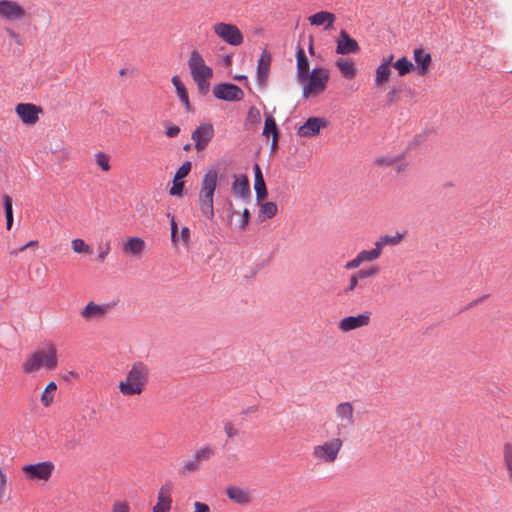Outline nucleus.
Instances as JSON below:
<instances>
[{"label":"nucleus","instance_id":"obj_30","mask_svg":"<svg viewBox=\"0 0 512 512\" xmlns=\"http://www.w3.org/2000/svg\"><path fill=\"white\" fill-rule=\"evenodd\" d=\"M232 190L236 196L246 198L250 194V186L249 181L246 176H243L242 178H236Z\"/></svg>","mask_w":512,"mask_h":512},{"label":"nucleus","instance_id":"obj_8","mask_svg":"<svg viewBox=\"0 0 512 512\" xmlns=\"http://www.w3.org/2000/svg\"><path fill=\"white\" fill-rule=\"evenodd\" d=\"M29 18L27 9L15 0H0V19L5 22H23Z\"/></svg>","mask_w":512,"mask_h":512},{"label":"nucleus","instance_id":"obj_51","mask_svg":"<svg viewBox=\"0 0 512 512\" xmlns=\"http://www.w3.org/2000/svg\"><path fill=\"white\" fill-rule=\"evenodd\" d=\"M362 263H363V261L358 253L353 259L346 262L344 267L346 270H353V269H357Z\"/></svg>","mask_w":512,"mask_h":512},{"label":"nucleus","instance_id":"obj_40","mask_svg":"<svg viewBox=\"0 0 512 512\" xmlns=\"http://www.w3.org/2000/svg\"><path fill=\"white\" fill-rule=\"evenodd\" d=\"M96 164L103 172H108L111 169L110 156L105 152H97L94 154Z\"/></svg>","mask_w":512,"mask_h":512},{"label":"nucleus","instance_id":"obj_60","mask_svg":"<svg viewBox=\"0 0 512 512\" xmlns=\"http://www.w3.org/2000/svg\"><path fill=\"white\" fill-rule=\"evenodd\" d=\"M12 225H13V215L6 216V228L8 230H10Z\"/></svg>","mask_w":512,"mask_h":512},{"label":"nucleus","instance_id":"obj_10","mask_svg":"<svg viewBox=\"0 0 512 512\" xmlns=\"http://www.w3.org/2000/svg\"><path fill=\"white\" fill-rule=\"evenodd\" d=\"M112 303L89 301L80 311V316L87 322L103 320L113 309Z\"/></svg>","mask_w":512,"mask_h":512},{"label":"nucleus","instance_id":"obj_26","mask_svg":"<svg viewBox=\"0 0 512 512\" xmlns=\"http://www.w3.org/2000/svg\"><path fill=\"white\" fill-rule=\"evenodd\" d=\"M502 465L507 481L512 485V442L507 441L502 446Z\"/></svg>","mask_w":512,"mask_h":512},{"label":"nucleus","instance_id":"obj_53","mask_svg":"<svg viewBox=\"0 0 512 512\" xmlns=\"http://www.w3.org/2000/svg\"><path fill=\"white\" fill-rule=\"evenodd\" d=\"M170 225H171V242L174 245V247H176L177 243H178V238H177L178 225H177L174 217H172Z\"/></svg>","mask_w":512,"mask_h":512},{"label":"nucleus","instance_id":"obj_7","mask_svg":"<svg viewBox=\"0 0 512 512\" xmlns=\"http://www.w3.org/2000/svg\"><path fill=\"white\" fill-rule=\"evenodd\" d=\"M336 435L351 429L355 424L354 407L350 402H341L335 406Z\"/></svg>","mask_w":512,"mask_h":512},{"label":"nucleus","instance_id":"obj_39","mask_svg":"<svg viewBox=\"0 0 512 512\" xmlns=\"http://www.w3.org/2000/svg\"><path fill=\"white\" fill-rule=\"evenodd\" d=\"M393 67L398 71L400 76H404L408 74L414 66L406 57H402L393 64Z\"/></svg>","mask_w":512,"mask_h":512},{"label":"nucleus","instance_id":"obj_49","mask_svg":"<svg viewBox=\"0 0 512 512\" xmlns=\"http://www.w3.org/2000/svg\"><path fill=\"white\" fill-rule=\"evenodd\" d=\"M177 238H178V241L179 240L182 241V243L185 247H188L190 244V239H191L190 229L187 226L182 227L180 234H179V236H177Z\"/></svg>","mask_w":512,"mask_h":512},{"label":"nucleus","instance_id":"obj_33","mask_svg":"<svg viewBox=\"0 0 512 512\" xmlns=\"http://www.w3.org/2000/svg\"><path fill=\"white\" fill-rule=\"evenodd\" d=\"M57 391V384L54 381L49 382L44 388L41 394V404L44 407H49L54 401L55 395Z\"/></svg>","mask_w":512,"mask_h":512},{"label":"nucleus","instance_id":"obj_27","mask_svg":"<svg viewBox=\"0 0 512 512\" xmlns=\"http://www.w3.org/2000/svg\"><path fill=\"white\" fill-rule=\"evenodd\" d=\"M263 135L266 137H269L270 135H272L271 148H272V150H275L278 145L279 130L276 125L275 119L271 115H268L265 118Z\"/></svg>","mask_w":512,"mask_h":512},{"label":"nucleus","instance_id":"obj_34","mask_svg":"<svg viewBox=\"0 0 512 512\" xmlns=\"http://www.w3.org/2000/svg\"><path fill=\"white\" fill-rule=\"evenodd\" d=\"M214 455L215 448L206 444L194 452L193 458L201 465L203 462L209 461Z\"/></svg>","mask_w":512,"mask_h":512},{"label":"nucleus","instance_id":"obj_15","mask_svg":"<svg viewBox=\"0 0 512 512\" xmlns=\"http://www.w3.org/2000/svg\"><path fill=\"white\" fill-rule=\"evenodd\" d=\"M15 112L24 124L34 125L39 120L42 108L32 103H19L15 107Z\"/></svg>","mask_w":512,"mask_h":512},{"label":"nucleus","instance_id":"obj_36","mask_svg":"<svg viewBox=\"0 0 512 512\" xmlns=\"http://www.w3.org/2000/svg\"><path fill=\"white\" fill-rule=\"evenodd\" d=\"M234 216L238 217V220H237L235 226L240 231H244L246 229L247 225H248L249 217H250V213H249L248 209H244L242 214H240L237 211H231L230 214H229V224L230 225L232 224V220H233Z\"/></svg>","mask_w":512,"mask_h":512},{"label":"nucleus","instance_id":"obj_18","mask_svg":"<svg viewBox=\"0 0 512 512\" xmlns=\"http://www.w3.org/2000/svg\"><path fill=\"white\" fill-rule=\"evenodd\" d=\"M146 249V243L143 238L132 236L122 242V252L130 257L140 259Z\"/></svg>","mask_w":512,"mask_h":512},{"label":"nucleus","instance_id":"obj_28","mask_svg":"<svg viewBox=\"0 0 512 512\" xmlns=\"http://www.w3.org/2000/svg\"><path fill=\"white\" fill-rule=\"evenodd\" d=\"M171 83L175 87L177 96L179 97L180 101L184 105L186 111H190L191 110V104H190V101H189L188 91H187L184 83L180 79V77L177 76V75L173 76L171 78Z\"/></svg>","mask_w":512,"mask_h":512},{"label":"nucleus","instance_id":"obj_64","mask_svg":"<svg viewBox=\"0 0 512 512\" xmlns=\"http://www.w3.org/2000/svg\"><path fill=\"white\" fill-rule=\"evenodd\" d=\"M309 52H310L311 54H313V53H314V48H313V45H312V44H310Z\"/></svg>","mask_w":512,"mask_h":512},{"label":"nucleus","instance_id":"obj_35","mask_svg":"<svg viewBox=\"0 0 512 512\" xmlns=\"http://www.w3.org/2000/svg\"><path fill=\"white\" fill-rule=\"evenodd\" d=\"M404 239V234L396 232L393 235H382L377 239V244L383 251L385 246H396L400 244Z\"/></svg>","mask_w":512,"mask_h":512},{"label":"nucleus","instance_id":"obj_41","mask_svg":"<svg viewBox=\"0 0 512 512\" xmlns=\"http://www.w3.org/2000/svg\"><path fill=\"white\" fill-rule=\"evenodd\" d=\"M71 248L74 253L77 254H91V247L85 243V241L81 238H76L71 241Z\"/></svg>","mask_w":512,"mask_h":512},{"label":"nucleus","instance_id":"obj_16","mask_svg":"<svg viewBox=\"0 0 512 512\" xmlns=\"http://www.w3.org/2000/svg\"><path fill=\"white\" fill-rule=\"evenodd\" d=\"M213 94L217 99L225 101H240L244 98V92L234 84H219L214 87Z\"/></svg>","mask_w":512,"mask_h":512},{"label":"nucleus","instance_id":"obj_63","mask_svg":"<svg viewBox=\"0 0 512 512\" xmlns=\"http://www.w3.org/2000/svg\"><path fill=\"white\" fill-rule=\"evenodd\" d=\"M69 376H72L74 378H77L78 377V374L75 372V371H70L69 372Z\"/></svg>","mask_w":512,"mask_h":512},{"label":"nucleus","instance_id":"obj_55","mask_svg":"<svg viewBox=\"0 0 512 512\" xmlns=\"http://www.w3.org/2000/svg\"><path fill=\"white\" fill-rule=\"evenodd\" d=\"M4 202V208H5V216L13 215V208H12V199L10 196L5 195L3 197Z\"/></svg>","mask_w":512,"mask_h":512},{"label":"nucleus","instance_id":"obj_17","mask_svg":"<svg viewBox=\"0 0 512 512\" xmlns=\"http://www.w3.org/2000/svg\"><path fill=\"white\" fill-rule=\"evenodd\" d=\"M213 135L214 129L212 124L205 123L197 127L191 135V138L195 144V149L198 151L205 149L208 143L211 141Z\"/></svg>","mask_w":512,"mask_h":512},{"label":"nucleus","instance_id":"obj_3","mask_svg":"<svg viewBox=\"0 0 512 512\" xmlns=\"http://www.w3.org/2000/svg\"><path fill=\"white\" fill-rule=\"evenodd\" d=\"M217 182L218 172L215 168H210L204 174L200 184L198 203L201 213L209 220L214 217V194Z\"/></svg>","mask_w":512,"mask_h":512},{"label":"nucleus","instance_id":"obj_1","mask_svg":"<svg viewBox=\"0 0 512 512\" xmlns=\"http://www.w3.org/2000/svg\"><path fill=\"white\" fill-rule=\"evenodd\" d=\"M58 365L57 346L49 342L44 348L27 354L22 362L21 369L24 374L33 375L38 373L41 369L54 371L58 368Z\"/></svg>","mask_w":512,"mask_h":512},{"label":"nucleus","instance_id":"obj_2","mask_svg":"<svg viewBox=\"0 0 512 512\" xmlns=\"http://www.w3.org/2000/svg\"><path fill=\"white\" fill-rule=\"evenodd\" d=\"M149 377L148 366L141 361L134 362L118 383L120 394L124 397L140 396L147 388Z\"/></svg>","mask_w":512,"mask_h":512},{"label":"nucleus","instance_id":"obj_6","mask_svg":"<svg viewBox=\"0 0 512 512\" xmlns=\"http://www.w3.org/2000/svg\"><path fill=\"white\" fill-rule=\"evenodd\" d=\"M212 31L224 43L237 47L243 44L244 36L237 25L228 22H216L212 25Z\"/></svg>","mask_w":512,"mask_h":512},{"label":"nucleus","instance_id":"obj_31","mask_svg":"<svg viewBox=\"0 0 512 512\" xmlns=\"http://www.w3.org/2000/svg\"><path fill=\"white\" fill-rule=\"evenodd\" d=\"M201 470V465L192 457L191 459L185 460L179 467V475L182 477H188Z\"/></svg>","mask_w":512,"mask_h":512},{"label":"nucleus","instance_id":"obj_57","mask_svg":"<svg viewBox=\"0 0 512 512\" xmlns=\"http://www.w3.org/2000/svg\"><path fill=\"white\" fill-rule=\"evenodd\" d=\"M194 512H210V508L207 504L202 502H194L193 504Z\"/></svg>","mask_w":512,"mask_h":512},{"label":"nucleus","instance_id":"obj_11","mask_svg":"<svg viewBox=\"0 0 512 512\" xmlns=\"http://www.w3.org/2000/svg\"><path fill=\"white\" fill-rule=\"evenodd\" d=\"M372 313L364 311L357 315L347 316L339 320L338 329L343 333L367 327L371 323Z\"/></svg>","mask_w":512,"mask_h":512},{"label":"nucleus","instance_id":"obj_19","mask_svg":"<svg viewBox=\"0 0 512 512\" xmlns=\"http://www.w3.org/2000/svg\"><path fill=\"white\" fill-rule=\"evenodd\" d=\"M360 47L355 39H353L345 30H341L336 39V53L347 55L357 53Z\"/></svg>","mask_w":512,"mask_h":512},{"label":"nucleus","instance_id":"obj_47","mask_svg":"<svg viewBox=\"0 0 512 512\" xmlns=\"http://www.w3.org/2000/svg\"><path fill=\"white\" fill-rule=\"evenodd\" d=\"M184 190V182L183 181H176V179H173L172 187L169 189V194L174 197H181L183 195Z\"/></svg>","mask_w":512,"mask_h":512},{"label":"nucleus","instance_id":"obj_44","mask_svg":"<svg viewBox=\"0 0 512 512\" xmlns=\"http://www.w3.org/2000/svg\"><path fill=\"white\" fill-rule=\"evenodd\" d=\"M357 273V276L360 279L373 278L380 273V268L377 265H373L367 268L360 269Z\"/></svg>","mask_w":512,"mask_h":512},{"label":"nucleus","instance_id":"obj_54","mask_svg":"<svg viewBox=\"0 0 512 512\" xmlns=\"http://www.w3.org/2000/svg\"><path fill=\"white\" fill-rule=\"evenodd\" d=\"M166 135L170 138L176 137L180 133V128L171 123H165Z\"/></svg>","mask_w":512,"mask_h":512},{"label":"nucleus","instance_id":"obj_38","mask_svg":"<svg viewBox=\"0 0 512 512\" xmlns=\"http://www.w3.org/2000/svg\"><path fill=\"white\" fill-rule=\"evenodd\" d=\"M260 203V216H263V219H271L273 218L277 212L278 207L274 202H259Z\"/></svg>","mask_w":512,"mask_h":512},{"label":"nucleus","instance_id":"obj_56","mask_svg":"<svg viewBox=\"0 0 512 512\" xmlns=\"http://www.w3.org/2000/svg\"><path fill=\"white\" fill-rule=\"evenodd\" d=\"M110 242H107L103 248H100V252L98 254L99 261H104L107 257V255L110 252Z\"/></svg>","mask_w":512,"mask_h":512},{"label":"nucleus","instance_id":"obj_48","mask_svg":"<svg viewBox=\"0 0 512 512\" xmlns=\"http://www.w3.org/2000/svg\"><path fill=\"white\" fill-rule=\"evenodd\" d=\"M212 77H199V78H195L193 79L194 82L196 83L197 85V88L199 90V92L201 94H206L209 90V80L211 79Z\"/></svg>","mask_w":512,"mask_h":512},{"label":"nucleus","instance_id":"obj_46","mask_svg":"<svg viewBox=\"0 0 512 512\" xmlns=\"http://www.w3.org/2000/svg\"><path fill=\"white\" fill-rule=\"evenodd\" d=\"M224 432L229 439H233L237 436H239V429L236 427V425L231 421H225L223 424Z\"/></svg>","mask_w":512,"mask_h":512},{"label":"nucleus","instance_id":"obj_13","mask_svg":"<svg viewBox=\"0 0 512 512\" xmlns=\"http://www.w3.org/2000/svg\"><path fill=\"white\" fill-rule=\"evenodd\" d=\"M173 484L165 482L157 491V500L152 507V512H170L172 509Z\"/></svg>","mask_w":512,"mask_h":512},{"label":"nucleus","instance_id":"obj_20","mask_svg":"<svg viewBox=\"0 0 512 512\" xmlns=\"http://www.w3.org/2000/svg\"><path fill=\"white\" fill-rule=\"evenodd\" d=\"M225 494L230 501L242 506L250 504L253 500V494L249 489L238 486L227 487Z\"/></svg>","mask_w":512,"mask_h":512},{"label":"nucleus","instance_id":"obj_32","mask_svg":"<svg viewBox=\"0 0 512 512\" xmlns=\"http://www.w3.org/2000/svg\"><path fill=\"white\" fill-rule=\"evenodd\" d=\"M391 74V67H388L386 63H381L375 71V85L378 87L383 86L389 81Z\"/></svg>","mask_w":512,"mask_h":512},{"label":"nucleus","instance_id":"obj_42","mask_svg":"<svg viewBox=\"0 0 512 512\" xmlns=\"http://www.w3.org/2000/svg\"><path fill=\"white\" fill-rule=\"evenodd\" d=\"M404 159V155L396 156H382L376 159V164L379 166L389 167L401 163Z\"/></svg>","mask_w":512,"mask_h":512},{"label":"nucleus","instance_id":"obj_59","mask_svg":"<svg viewBox=\"0 0 512 512\" xmlns=\"http://www.w3.org/2000/svg\"><path fill=\"white\" fill-rule=\"evenodd\" d=\"M6 33L8 34V36H9L10 38H12V39L16 40V42H17V43H19V42H20V41H19V38H20L19 34H18L16 31H14L13 29L7 28V29H6Z\"/></svg>","mask_w":512,"mask_h":512},{"label":"nucleus","instance_id":"obj_21","mask_svg":"<svg viewBox=\"0 0 512 512\" xmlns=\"http://www.w3.org/2000/svg\"><path fill=\"white\" fill-rule=\"evenodd\" d=\"M272 61L271 53L263 50L257 65V82L261 87H265L270 73V65Z\"/></svg>","mask_w":512,"mask_h":512},{"label":"nucleus","instance_id":"obj_58","mask_svg":"<svg viewBox=\"0 0 512 512\" xmlns=\"http://www.w3.org/2000/svg\"><path fill=\"white\" fill-rule=\"evenodd\" d=\"M37 245H38V241L37 240H31L27 244H25L24 246L20 247L18 250L12 251L11 254H16L18 251L22 252V251L26 250L27 248L35 247Z\"/></svg>","mask_w":512,"mask_h":512},{"label":"nucleus","instance_id":"obj_50","mask_svg":"<svg viewBox=\"0 0 512 512\" xmlns=\"http://www.w3.org/2000/svg\"><path fill=\"white\" fill-rule=\"evenodd\" d=\"M7 476L5 472L0 469V504L3 502L6 495Z\"/></svg>","mask_w":512,"mask_h":512},{"label":"nucleus","instance_id":"obj_12","mask_svg":"<svg viewBox=\"0 0 512 512\" xmlns=\"http://www.w3.org/2000/svg\"><path fill=\"white\" fill-rule=\"evenodd\" d=\"M188 67L192 79L201 77H213V70L206 65L203 56L199 51L193 50L188 59Z\"/></svg>","mask_w":512,"mask_h":512},{"label":"nucleus","instance_id":"obj_37","mask_svg":"<svg viewBox=\"0 0 512 512\" xmlns=\"http://www.w3.org/2000/svg\"><path fill=\"white\" fill-rule=\"evenodd\" d=\"M359 255H360L363 263L374 262L380 258V256L382 255V250L379 247V245L377 244V242H375L374 248H372L370 250H361L359 252Z\"/></svg>","mask_w":512,"mask_h":512},{"label":"nucleus","instance_id":"obj_62","mask_svg":"<svg viewBox=\"0 0 512 512\" xmlns=\"http://www.w3.org/2000/svg\"><path fill=\"white\" fill-rule=\"evenodd\" d=\"M392 60H393V55H390L389 57L385 58L382 63H386L387 66L390 67Z\"/></svg>","mask_w":512,"mask_h":512},{"label":"nucleus","instance_id":"obj_4","mask_svg":"<svg viewBox=\"0 0 512 512\" xmlns=\"http://www.w3.org/2000/svg\"><path fill=\"white\" fill-rule=\"evenodd\" d=\"M344 447V440L337 436L319 442L312 447L311 457L320 465H333L338 461Z\"/></svg>","mask_w":512,"mask_h":512},{"label":"nucleus","instance_id":"obj_23","mask_svg":"<svg viewBox=\"0 0 512 512\" xmlns=\"http://www.w3.org/2000/svg\"><path fill=\"white\" fill-rule=\"evenodd\" d=\"M335 66L339 70L342 77L347 80H353L358 73V69L353 60L349 58H339L335 62Z\"/></svg>","mask_w":512,"mask_h":512},{"label":"nucleus","instance_id":"obj_9","mask_svg":"<svg viewBox=\"0 0 512 512\" xmlns=\"http://www.w3.org/2000/svg\"><path fill=\"white\" fill-rule=\"evenodd\" d=\"M54 471V464L50 461L35 464H26L22 467L25 478L29 481L47 482Z\"/></svg>","mask_w":512,"mask_h":512},{"label":"nucleus","instance_id":"obj_45","mask_svg":"<svg viewBox=\"0 0 512 512\" xmlns=\"http://www.w3.org/2000/svg\"><path fill=\"white\" fill-rule=\"evenodd\" d=\"M192 164L190 161H185L176 171L174 178L176 181L180 180L183 181V178H185L191 171Z\"/></svg>","mask_w":512,"mask_h":512},{"label":"nucleus","instance_id":"obj_22","mask_svg":"<svg viewBox=\"0 0 512 512\" xmlns=\"http://www.w3.org/2000/svg\"><path fill=\"white\" fill-rule=\"evenodd\" d=\"M335 20V14L328 11H320L308 17L310 25L323 26L326 31L333 28Z\"/></svg>","mask_w":512,"mask_h":512},{"label":"nucleus","instance_id":"obj_24","mask_svg":"<svg viewBox=\"0 0 512 512\" xmlns=\"http://www.w3.org/2000/svg\"><path fill=\"white\" fill-rule=\"evenodd\" d=\"M254 189L257 202H262L267 197L266 183L258 164L254 165Z\"/></svg>","mask_w":512,"mask_h":512},{"label":"nucleus","instance_id":"obj_61","mask_svg":"<svg viewBox=\"0 0 512 512\" xmlns=\"http://www.w3.org/2000/svg\"><path fill=\"white\" fill-rule=\"evenodd\" d=\"M387 98L390 102H394L395 101V98H396V91L395 90H391L387 93Z\"/></svg>","mask_w":512,"mask_h":512},{"label":"nucleus","instance_id":"obj_29","mask_svg":"<svg viewBox=\"0 0 512 512\" xmlns=\"http://www.w3.org/2000/svg\"><path fill=\"white\" fill-rule=\"evenodd\" d=\"M414 60L418 66V73L420 75H425L432 61L431 55L429 53H425L423 49H415Z\"/></svg>","mask_w":512,"mask_h":512},{"label":"nucleus","instance_id":"obj_52","mask_svg":"<svg viewBox=\"0 0 512 512\" xmlns=\"http://www.w3.org/2000/svg\"><path fill=\"white\" fill-rule=\"evenodd\" d=\"M359 280H361V279H360V277L357 276V273L351 275L350 279H349L348 286L346 288V292L347 293L353 292L358 287Z\"/></svg>","mask_w":512,"mask_h":512},{"label":"nucleus","instance_id":"obj_14","mask_svg":"<svg viewBox=\"0 0 512 512\" xmlns=\"http://www.w3.org/2000/svg\"><path fill=\"white\" fill-rule=\"evenodd\" d=\"M329 126V121L322 117H310L297 129L300 137H317L322 129Z\"/></svg>","mask_w":512,"mask_h":512},{"label":"nucleus","instance_id":"obj_43","mask_svg":"<svg viewBox=\"0 0 512 512\" xmlns=\"http://www.w3.org/2000/svg\"><path fill=\"white\" fill-rule=\"evenodd\" d=\"M110 512H131V507L128 501L116 499L111 504Z\"/></svg>","mask_w":512,"mask_h":512},{"label":"nucleus","instance_id":"obj_5","mask_svg":"<svg viewBox=\"0 0 512 512\" xmlns=\"http://www.w3.org/2000/svg\"><path fill=\"white\" fill-rule=\"evenodd\" d=\"M330 79L329 70L323 67L314 68L308 75L299 80L302 86V96L306 99L322 94Z\"/></svg>","mask_w":512,"mask_h":512},{"label":"nucleus","instance_id":"obj_25","mask_svg":"<svg viewBox=\"0 0 512 512\" xmlns=\"http://www.w3.org/2000/svg\"><path fill=\"white\" fill-rule=\"evenodd\" d=\"M310 65L308 58L303 48L298 47L296 51V76L297 81L302 80L303 77L310 73Z\"/></svg>","mask_w":512,"mask_h":512}]
</instances>
